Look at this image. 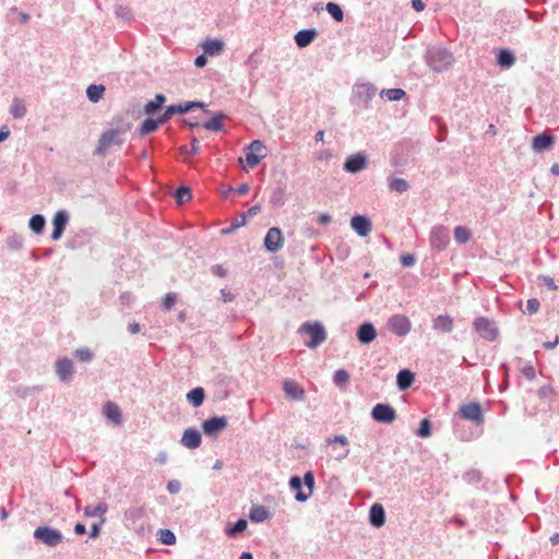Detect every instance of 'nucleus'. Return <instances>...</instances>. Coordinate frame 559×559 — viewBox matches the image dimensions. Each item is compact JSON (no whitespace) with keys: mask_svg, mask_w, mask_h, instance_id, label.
<instances>
[{"mask_svg":"<svg viewBox=\"0 0 559 559\" xmlns=\"http://www.w3.org/2000/svg\"><path fill=\"white\" fill-rule=\"evenodd\" d=\"M474 329L486 341H495L498 336V329L495 323L485 317L475 319Z\"/></svg>","mask_w":559,"mask_h":559,"instance_id":"6","label":"nucleus"},{"mask_svg":"<svg viewBox=\"0 0 559 559\" xmlns=\"http://www.w3.org/2000/svg\"><path fill=\"white\" fill-rule=\"evenodd\" d=\"M539 306H540V304H539V301L537 299H535V298L528 299L527 302H526V310H525V312H527L528 314H533V313L538 311Z\"/></svg>","mask_w":559,"mask_h":559,"instance_id":"59","label":"nucleus"},{"mask_svg":"<svg viewBox=\"0 0 559 559\" xmlns=\"http://www.w3.org/2000/svg\"><path fill=\"white\" fill-rule=\"evenodd\" d=\"M11 115L15 119H21L26 115V107L22 99L15 98L11 105Z\"/></svg>","mask_w":559,"mask_h":559,"instance_id":"39","label":"nucleus"},{"mask_svg":"<svg viewBox=\"0 0 559 559\" xmlns=\"http://www.w3.org/2000/svg\"><path fill=\"white\" fill-rule=\"evenodd\" d=\"M249 519L254 523H262L271 518V512L264 506L253 504L249 511Z\"/></svg>","mask_w":559,"mask_h":559,"instance_id":"22","label":"nucleus"},{"mask_svg":"<svg viewBox=\"0 0 559 559\" xmlns=\"http://www.w3.org/2000/svg\"><path fill=\"white\" fill-rule=\"evenodd\" d=\"M348 380H349V374L344 369H338L333 374V382L335 385H337L340 388L347 384Z\"/></svg>","mask_w":559,"mask_h":559,"instance_id":"45","label":"nucleus"},{"mask_svg":"<svg viewBox=\"0 0 559 559\" xmlns=\"http://www.w3.org/2000/svg\"><path fill=\"white\" fill-rule=\"evenodd\" d=\"M108 506L106 502L102 501L96 506L88 504L84 508V515L87 518H96L100 516V524H103L106 520L103 515L107 512Z\"/></svg>","mask_w":559,"mask_h":559,"instance_id":"26","label":"nucleus"},{"mask_svg":"<svg viewBox=\"0 0 559 559\" xmlns=\"http://www.w3.org/2000/svg\"><path fill=\"white\" fill-rule=\"evenodd\" d=\"M369 521L376 527L384 525V507L380 502H376L371 506Z\"/></svg>","mask_w":559,"mask_h":559,"instance_id":"23","label":"nucleus"},{"mask_svg":"<svg viewBox=\"0 0 559 559\" xmlns=\"http://www.w3.org/2000/svg\"><path fill=\"white\" fill-rule=\"evenodd\" d=\"M463 478L468 484H476L481 479V473L477 469H471L463 475Z\"/></svg>","mask_w":559,"mask_h":559,"instance_id":"53","label":"nucleus"},{"mask_svg":"<svg viewBox=\"0 0 559 559\" xmlns=\"http://www.w3.org/2000/svg\"><path fill=\"white\" fill-rule=\"evenodd\" d=\"M555 142V138L548 133H540L533 138L532 147L534 152L540 153L549 150Z\"/></svg>","mask_w":559,"mask_h":559,"instance_id":"20","label":"nucleus"},{"mask_svg":"<svg viewBox=\"0 0 559 559\" xmlns=\"http://www.w3.org/2000/svg\"><path fill=\"white\" fill-rule=\"evenodd\" d=\"M302 484L309 490L308 493L311 495L313 491V488H314V484H316L314 475L311 471H308L305 473L304 478H302Z\"/></svg>","mask_w":559,"mask_h":559,"instance_id":"56","label":"nucleus"},{"mask_svg":"<svg viewBox=\"0 0 559 559\" xmlns=\"http://www.w3.org/2000/svg\"><path fill=\"white\" fill-rule=\"evenodd\" d=\"M371 416L376 421L384 423V403H378L373 407Z\"/></svg>","mask_w":559,"mask_h":559,"instance_id":"52","label":"nucleus"},{"mask_svg":"<svg viewBox=\"0 0 559 559\" xmlns=\"http://www.w3.org/2000/svg\"><path fill=\"white\" fill-rule=\"evenodd\" d=\"M33 536L37 542L48 547H57L63 540V535L59 530L47 525L38 526Z\"/></svg>","mask_w":559,"mask_h":559,"instance_id":"4","label":"nucleus"},{"mask_svg":"<svg viewBox=\"0 0 559 559\" xmlns=\"http://www.w3.org/2000/svg\"><path fill=\"white\" fill-rule=\"evenodd\" d=\"M317 35L316 28H306L297 32L294 38L299 48H305L316 39Z\"/></svg>","mask_w":559,"mask_h":559,"instance_id":"21","label":"nucleus"},{"mask_svg":"<svg viewBox=\"0 0 559 559\" xmlns=\"http://www.w3.org/2000/svg\"><path fill=\"white\" fill-rule=\"evenodd\" d=\"M104 415L116 424L121 423V411L117 404L112 402H106L104 405Z\"/></svg>","mask_w":559,"mask_h":559,"instance_id":"32","label":"nucleus"},{"mask_svg":"<svg viewBox=\"0 0 559 559\" xmlns=\"http://www.w3.org/2000/svg\"><path fill=\"white\" fill-rule=\"evenodd\" d=\"M143 514H144V508L143 507H132V508H129L124 512V518L127 520L132 521V522H136L140 519H142Z\"/></svg>","mask_w":559,"mask_h":559,"instance_id":"44","label":"nucleus"},{"mask_svg":"<svg viewBox=\"0 0 559 559\" xmlns=\"http://www.w3.org/2000/svg\"><path fill=\"white\" fill-rule=\"evenodd\" d=\"M55 368L59 380L62 382H69L74 373L73 361L68 357L58 359Z\"/></svg>","mask_w":559,"mask_h":559,"instance_id":"14","label":"nucleus"},{"mask_svg":"<svg viewBox=\"0 0 559 559\" xmlns=\"http://www.w3.org/2000/svg\"><path fill=\"white\" fill-rule=\"evenodd\" d=\"M175 198L178 203L182 204L191 199V191L188 187L181 186L176 190Z\"/></svg>","mask_w":559,"mask_h":559,"instance_id":"46","label":"nucleus"},{"mask_svg":"<svg viewBox=\"0 0 559 559\" xmlns=\"http://www.w3.org/2000/svg\"><path fill=\"white\" fill-rule=\"evenodd\" d=\"M289 487L296 491L295 499L298 502H305L309 499L310 493H306L301 490L302 479L299 476H292L289 479Z\"/></svg>","mask_w":559,"mask_h":559,"instance_id":"27","label":"nucleus"},{"mask_svg":"<svg viewBox=\"0 0 559 559\" xmlns=\"http://www.w3.org/2000/svg\"><path fill=\"white\" fill-rule=\"evenodd\" d=\"M246 152V163L250 168L255 167L262 158L265 157V154H254L250 151L245 150Z\"/></svg>","mask_w":559,"mask_h":559,"instance_id":"47","label":"nucleus"},{"mask_svg":"<svg viewBox=\"0 0 559 559\" xmlns=\"http://www.w3.org/2000/svg\"><path fill=\"white\" fill-rule=\"evenodd\" d=\"M389 187L392 191L403 193L408 190L409 185L405 179L394 178L390 181Z\"/></svg>","mask_w":559,"mask_h":559,"instance_id":"43","label":"nucleus"},{"mask_svg":"<svg viewBox=\"0 0 559 559\" xmlns=\"http://www.w3.org/2000/svg\"><path fill=\"white\" fill-rule=\"evenodd\" d=\"M201 441H202L201 433L195 428L186 429L181 437V444L190 450L199 448L201 444Z\"/></svg>","mask_w":559,"mask_h":559,"instance_id":"17","label":"nucleus"},{"mask_svg":"<svg viewBox=\"0 0 559 559\" xmlns=\"http://www.w3.org/2000/svg\"><path fill=\"white\" fill-rule=\"evenodd\" d=\"M46 225V219L41 214H35L29 218L28 226L35 234H41Z\"/></svg>","mask_w":559,"mask_h":559,"instance_id":"38","label":"nucleus"},{"mask_svg":"<svg viewBox=\"0 0 559 559\" xmlns=\"http://www.w3.org/2000/svg\"><path fill=\"white\" fill-rule=\"evenodd\" d=\"M471 231L464 226H456L454 228V239L457 243L464 245L471 239Z\"/></svg>","mask_w":559,"mask_h":559,"instance_id":"40","label":"nucleus"},{"mask_svg":"<svg viewBox=\"0 0 559 559\" xmlns=\"http://www.w3.org/2000/svg\"><path fill=\"white\" fill-rule=\"evenodd\" d=\"M283 391L292 401H304L306 397L305 390L295 380H285Z\"/></svg>","mask_w":559,"mask_h":559,"instance_id":"15","label":"nucleus"},{"mask_svg":"<svg viewBox=\"0 0 559 559\" xmlns=\"http://www.w3.org/2000/svg\"><path fill=\"white\" fill-rule=\"evenodd\" d=\"M7 246L12 250H19L23 246V238L19 235H11L5 240Z\"/></svg>","mask_w":559,"mask_h":559,"instance_id":"49","label":"nucleus"},{"mask_svg":"<svg viewBox=\"0 0 559 559\" xmlns=\"http://www.w3.org/2000/svg\"><path fill=\"white\" fill-rule=\"evenodd\" d=\"M389 329L399 336H405L409 333L412 323L406 316L395 314L389 319Z\"/></svg>","mask_w":559,"mask_h":559,"instance_id":"11","label":"nucleus"},{"mask_svg":"<svg viewBox=\"0 0 559 559\" xmlns=\"http://www.w3.org/2000/svg\"><path fill=\"white\" fill-rule=\"evenodd\" d=\"M157 535L158 540L164 545L171 546L176 543V535L170 530L160 528Z\"/></svg>","mask_w":559,"mask_h":559,"instance_id":"41","label":"nucleus"},{"mask_svg":"<svg viewBox=\"0 0 559 559\" xmlns=\"http://www.w3.org/2000/svg\"><path fill=\"white\" fill-rule=\"evenodd\" d=\"M204 107V103L202 102H198V100H193V102H187L186 104H178V105H170V106H167L165 111L159 116L160 117V121H163V123L165 124L166 122H168L173 116L177 115V114H187L188 111L194 109V108H203Z\"/></svg>","mask_w":559,"mask_h":559,"instance_id":"5","label":"nucleus"},{"mask_svg":"<svg viewBox=\"0 0 559 559\" xmlns=\"http://www.w3.org/2000/svg\"><path fill=\"white\" fill-rule=\"evenodd\" d=\"M247 151H250L251 153H254V154H264L263 152L265 151V145L263 144L262 141L260 140H253L247 147H246Z\"/></svg>","mask_w":559,"mask_h":559,"instance_id":"55","label":"nucleus"},{"mask_svg":"<svg viewBox=\"0 0 559 559\" xmlns=\"http://www.w3.org/2000/svg\"><path fill=\"white\" fill-rule=\"evenodd\" d=\"M110 126L111 127L105 131L98 140L95 150V154L97 155H105L107 150L112 145H121L122 140L120 139V134L130 129V123H124L121 118L114 119Z\"/></svg>","mask_w":559,"mask_h":559,"instance_id":"1","label":"nucleus"},{"mask_svg":"<svg viewBox=\"0 0 559 559\" xmlns=\"http://www.w3.org/2000/svg\"><path fill=\"white\" fill-rule=\"evenodd\" d=\"M160 124H164L163 121H160V117L157 119H153L151 117L146 118L139 128L140 136H144L156 131Z\"/></svg>","mask_w":559,"mask_h":559,"instance_id":"30","label":"nucleus"},{"mask_svg":"<svg viewBox=\"0 0 559 559\" xmlns=\"http://www.w3.org/2000/svg\"><path fill=\"white\" fill-rule=\"evenodd\" d=\"M69 223V213L67 210H59L56 212L53 218H52V233H51V239L52 240H59L62 237V234Z\"/></svg>","mask_w":559,"mask_h":559,"instance_id":"13","label":"nucleus"},{"mask_svg":"<svg viewBox=\"0 0 559 559\" xmlns=\"http://www.w3.org/2000/svg\"><path fill=\"white\" fill-rule=\"evenodd\" d=\"M176 302H177V294L176 293H167L165 295V297L163 298L162 307L166 311H169L175 306Z\"/></svg>","mask_w":559,"mask_h":559,"instance_id":"50","label":"nucleus"},{"mask_svg":"<svg viewBox=\"0 0 559 559\" xmlns=\"http://www.w3.org/2000/svg\"><path fill=\"white\" fill-rule=\"evenodd\" d=\"M450 242L449 229L444 226H435L430 233V245L433 249L442 251Z\"/></svg>","mask_w":559,"mask_h":559,"instance_id":"8","label":"nucleus"},{"mask_svg":"<svg viewBox=\"0 0 559 559\" xmlns=\"http://www.w3.org/2000/svg\"><path fill=\"white\" fill-rule=\"evenodd\" d=\"M515 60V55L510 49H501L497 56V63L504 69L514 66Z\"/></svg>","mask_w":559,"mask_h":559,"instance_id":"31","label":"nucleus"},{"mask_svg":"<svg viewBox=\"0 0 559 559\" xmlns=\"http://www.w3.org/2000/svg\"><path fill=\"white\" fill-rule=\"evenodd\" d=\"M326 11L329 12V14L336 21V22H342L343 19H344V12L342 10V8L335 3V2H328L326 3Z\"/></svg>","mask_w":559,"mask_h":559,"instance_id":"42","label":"nucleus"},{"mask_svg":"<svg viewBox=\"0 0 559 559\" xmlns=\"http://www.w3.org/2000/svg\"><path fill=\"white\" fill-rule=\"evenodd\" d=\"M225 44L221 39H206L202 44L203 52L207 56H218L224 50Z\"/></svg>","mask_w":559,"mask_h":559,"instance_id":"25","label":"nucleus"},{"mask_svg":"<svg viewBox=\"0 0 559 559\" xmlns=\"http://www.w3.org/2000/svg\"><path fill=\"white\" fill-rule=\"evenodd\" d=\"M248 526V521L243 518L238 519L233 525H227L225 528V533L229 537H235L238 534L242 533Z\"/></svg>","mask_w":559,"mask_h":559,"instance_id":"37","label":"nucleus"},{"mask_svg":"<svg viewBox=\"0 0 559 559\" xmlns=\"http://www.w3.org/2000/svg\"><path fill=\"white\" fill-rule=\"evenodd\" d=\"M105 90L103 84H91L86 88V96L90 102L98 103L103 98Z\"/></svg>","mask_w":559,"mask_h":559,"instance_id":"34","label":"nucleus"},{"mask_svg":"<svg viewBox=\"0 0 559 559\" xmlns=\"http://www.w3.org/2000/svg\"><path fill=\"white\" fill-rule=\"evenodd\" d=\"M453 326V319L450 316L440 314L432 320V329L442 333L452 332Z\"/></svg>","mask_w":559,"mask_h":559,"instance_id":"24","label":"nucleus"},{"mask_svg":"<svg viewBox=\"0 0 559 559\" xmlns=\"http://www.w3.org/2000/svg\"><path fill=\"white\" fill-rule=\"evenodd\" d=\"M166 102V96L162 93L155 95L154 99L146 103L143 107V112L145 115H154L157 112L164 103Z\"/></svg>","mask_w":559,"mask_h":559,"instance_id":"28","label":"nucleus"},{"mask_svg":"<svg viewBox=\"0 0 559 559\" xmlns=\"http://www.w3.org/2000/svg\"><path fill=\"white\" fill-rule=\"evenodd\" d=\"M414 382V373L408 369L401 370L396 376V384L401 391H405Z\"/></svg>","mask_w":559,"mask_h":559,"instance_id":"29","label":"nucleus"},{"mask_svg":"<svg viewBox=\"0 0 559 559\" xmlns=\"http://www.w3.org/2000/svg\"><path fill=\"white\" fill-rule=\"evenodd\" d=\"M426 62L435 72L447 70L454 61L452 53L442 46H430L427 48Z\"/></svg>","mask_w":559,"mask_h":559,"instance_id":"2","label":"nucleus"},{"mask_svg":"<svg viewBox=\"0 0 559 559\" xmlns=\"http://www.w3.org/2000/svg\"><path fill=\"white\" fill-rule=\"evenodd\" d=\"M376 336V329L370 322H364L357 330V338L361 344L371 343Z\"/></svg>","mask_w":559,"mask_h":559,"instance_id":"19","label":"nucleus"},{"mask_svg":"<svg viewBox=\"0 0 559 559\" xmlns=\"http://www.w3.org/2000/svg\"><path fill=\"white\" fill-rule=\"evenodd\" d=\"M181 489V484L177 479L169 480L167 483V490L169 493L175 495L178 493Z\"/></svg>","mask_w":559,"mask_h":559,"instance_id":"60","label":"nucleus"},{"mask_svg":"<svg viewBox=\"0 0 559 559\" xmlns=\"http://www.w3.org/2000/svg\"><path fill=\"white\" fill-rule=\"evenodd\" d=\"M286 202V192L285 188L276 187L273 189L272 194L270 197V203L274 207H281Z\"/></svg>","mask_w":559,"mask_h":559,"instance_id":"36","label":"nucleus"},{"mask_svg":"<svg viewBox=\"0 0 559 559\" xmlns=\"http://www.w3.org/2000/svg\"><path fill=\"white\" fill-rule=\"evenodd\" d=\"M405 96V91L402 88H386V98L390 100H400Z\"/></svg>","mask_w":559,"mask_h":559,"instance_id":"57","label":"nucleus"},{"mask_svg":"<svg viewBox=\"0 0 559 559\" xmlns=\"http://www.w3.org/2000/svg\"><path fill=\"white\" fill-rule=\"evenodd\" d=\"M459 414L461 415L462 418L471 420L476 425H481L485 420L480 404L478 402H472L462 405L459 409Z\"/></svg>","mask_w":559,"mask_h":559,"instance_id":"9","label":"nucleus"},{"mask_svg":"<svg viewBox=\"0 0 559 559\" xmlns=\"http://www.w3.org/2000/svg\"><path fill=\"white\" fill-rule=\"evenodd\" d=\"M227 427V418L225 416H213L202 423L203 432L209 436H216L219 431Z\"/></svg>","mask_w":559,"mask_h":559,"instance_id":"12","label":"nucleus"},{"mask_svg":"<svg viewBox=\"0 0 559 559\" xmlns=\"http://www.w3.org/2000/svg\"><path fill=\"white\" fill-rule=\"evenodd\" d=\"M246 224V219H245V216L240 215V217H236L235 219L231 221L230 223V226L226 229H223L222 233L223 234H230L231 231L240 228L241 226H243Z\"/></svg>","mask_w":559,"mask_h":559,"instance_id":"54","label":"nucleus"},{"mask_svg":"<svg viewBox=\"0 0 559 559\" xmlns=\"http://www.w3.org/2000/svg\"><path fill=\"white\" fill-rule=\"evenodd\" d=\"M542 282H543V284H544L547 288H549V289H551V290L557 289V285L555 284V281H554V278H552V277H550V276H542Z\"/></svg>","mask_w":559,"mask_h":559,"instance_id":"64","label":"nucleus"},{"mask_svg":"<svg viewBox=\"0 0 559 559\" xmlns=\"http://www.w3.org/2000/svg\"><path fill=\"white\" fill-rule=\"evenodd\" d=\"M204 399L205 392L201 386L194 388L187 393V401L194 407L201 406Z\"/></svg>","mask_w":559,"mask_h":559,"instance_id":"33","label":"nucleus"},{"mask_svg":"<svg viewBox=\"0 0 559 559\" xmlns=\"http://www.w3.org/2000/svg\"><path fill=\"white\" fill-rule=\"evenodd\" d=\"M225 118L223 112H217L212 119L205 121L203 123V128L206 130L221 132L224 130V124L222 120Z\"/></svg>","mask_w":559,"mask_h":559,"instance_id":"35","label":"nucleus"},{"mask_svg":"<svg viewBox=\"0 0 559 559\" xmlns=\"http://www.w3.org/2000/svg\"><path fill=\"white\" fill-rule=\"evenodd\" d=\"M522 373L523 376L528 379V380H533L535 377H536V372H535V369L533 366L528 365V366H525L523 369H522Z\"/></svg>","mask_w":559,"mask_h":559,"instance_id":"62","label":"nucleus"},{"mask_svg":"<svg viewBox=\"0 0 559 559\" xmlns=\"http://www.w3.org/2000/svg\"><path fill=\"white\" fill-rule=\"evenodd\" d=\"M367 163H368V159H367L366 154L362 152H358L356 154L349 155L345 159V162L343 164V169H344V171H346L348 174H357L367 167Z\"/></svg>","mask_w":559,"mask_h":559,"instance_id":"10","label":"nucleus"},{"mask_svg":"<svg viewBox=\"0 0 559 559\" xmlns=\"http://www.w3.org/2000/svg\"><path fill=\"white\" fill-rule=\"evenodd\" d=\"M74 356L82 362H90L93 359V353L86 347L76 349Z\"/></svg>","mask_w":559,"mask_h":559,"instance_id":"48","label":"nucleus"},{"mask_svg":"<svg viewBox=\"0 0 559 559\" xmlns=\"http://www.w3.org/2000/svg\"><path fill=\"white\" fill-rule=\"evenodd\" d=\"M299 333L310 335V341L306 342L308 348H317L326 340V332L320 322H305L299 328Z\"/></svg>","mask_w":559,"mask_h":559,"instance_id":"3","label":"nucleus"},{"mask_svg":"<svg viewBox=\"0 0 559 559\" xmlns=\"http://www.w3.org/2000/svg\"><path fill=\"white\" fill-rule=\"evenodd\" d=\"M261 206L260 205H253L250 209H248L247 212H243L241 215L245 216V219L247 221L248 217H253L258 213H260Z\"/></svg>","mask_w":559,"mask_h":559,"instance_id":"63","label":"nucleus"},{"mask_svg":"<svg viewBox=\"0 0 559 559\" xmlns=\"http://www.w3.org/2000/svg\"><path fill=\"white\" fill-rule=\"evenodd\" d=\"M284 246V237L278 227H271L264 237V248L267 252L276 253Z\"/></svg>","mask_w":559,"mask_h":559,"instance_id":"7","label":"nucleus"},{"mask_svg":"<svg viewBox=\"0 0 559 559\" xmlns=\"http://www.w3.org/2000/svg\"><path fill=\"white\" fill-rule=\"evenodd\" d=\"M400 261L403 266L409 267L415 264V257L411 253H404L401 255Z\"/></svg>","mask_w":559,"mask_h":559,"instance_id":"61","label":"nucleus"},{"mask_svg":"<svg viewBox=\"0 0 559 559\" xmlns=\"http://www.w3.org/2000/svg\"><path fill=\"white\" fill-rule=\"evenodd\" d=\"M350 226L360 237H366L371 231V222L365 215H355L350 219Z\"/></svg>","mask_w":559,"mask_h":559,"instance_id":"16","label":"nucleus"},{"mask_svg":"<svg viewBox=\"0 0 559 559\" xmlns=\"http://www.w3.org/2000/svg\"><path fill=\"white\" fill-rule=\"evenodd\" d=\"M376 87L369 83H358L355 85L354 94L361 103L367 104L374 95Z\"/></svg>","mask_w":559,"mask_h":559,"instance_id":"18","label":"nucleus"},{"mask_svg":"<svg viewBox=\"0 0 559 559\" xmlns=\"http://www.w3.org/2000/svg\"><path fill=\"white\" fill-rule=\"evenodd\" d=\"M431 425H430V421L429 419L427 418H424L421 421H420V426L417 430V436L418 437H421V438H427L431 435Z\"/></svg>","mask_w":559,"mask_h":559,"instance_id":"51","label":"nucleus"},{"mask_svg":"<svg viewBox=\"0 0 559 559\" xmlns=\"http://www.w3.org/2000/svg\"><path fill=\"white\" fill-rule=\"evenodd\" d=\"M211 273L214 275V276H217V277H226L227 274H228V271L227 269H225L222 264H214L211 266Z\"/></svg>","mask_w":559,"mask_h":559,"instance_id":"58","label":"nucleus"}]
</instances>
